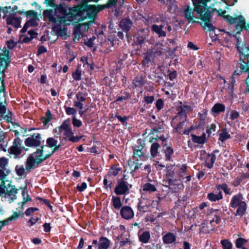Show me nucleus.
<instances>
[{
  "label": "nucleus",
  "mask_w": 249,
  "mask_h": 249,
  "mask_svg": "<svg viewBox=\"0 0 249 249\" xmlns=\"http://www.w3.org/2000/svg\"><path fill=\"white\" fill-rule=\"evenodd\" d=\"M110 245V241L107 237L101 236L99 240L98 249H107Z\"/></svg>",
  "instance_id": "4be33fe9"
},
{
  "label": "nucleus",
  "mask_w": 249,
  "mask_h": 249,
  "mask_svg": "<svg viewBox=\"0 0 249 249\" xmlns=\"http://www.w3.org/2000/svg\"><path fill=\"white\" fill-rule=\"evenodd\" d=\"M122 217L126 220L132 218L134 215V213L132 208L129 206L123 207L120 211Z\"/></svg>",
  "instance_id": "aec40b11"
},
{
  "label": "nucleus",
  "mask_w": 249,
  "mask_h": 249,
  "mask_svg": "<svg viewBox=\"0 0 249 249\" xmlns=\"http://www.w3.org/2000/svg\"><path fill=\"white\" fill-rule=\"evenodd\" d=\"M231 207L233 208H237L236 215H243L247 209V204L243 200V197L241 194H238L234 196L230 202Z\"/></svg>",
  "instance_id": "9d476101"
},
{
  "label": "nucleus",
  "mask_w": 249,
  "mask_h": 249,
  "mask_svg": "<svg viewBox=\"0 0 249 249\" xmlns=\"http://www.w3.org/2000/svg\"><path fill=\"white\" fill-rule=\"evenodd\" d=\"M137 149L135 147L133 149V153L135 157H137L138 158H140L141 160H144L145 159L144 156H143V152H142L143 148L142 145L137 147Z\"/></svg>",
  "instance_id": "c85d7f7f"
},
{
  "label": "nucleus",
  "mask_w": 249,
  "mask_h": 249,
  "mask_svg": "<svg viewBox=\"0 0 249 249\" xmlns=\"http://www.w3.org/2000/svg\"><path fill=\"white\" fill-rule=\"evenodd\" d=\"M4 181H2L0 185V196L5 201L11 203L17 199L18 190L15 186L11 185L10 183L6 185H4Z\"/></svg>",
  "instance_id": "1a4fd4ad"
},
{
  "label": "nucleus",
  "mask_w": 249,
  "mask_h": 249,
  "mask_svg": "<svg viewBox=\"0 0 249 249\" xmlns=\"http://www.w3.org/2000/svg\"><path fill=\"white\" fill-rule=\"evenodd\" d=\"M16 43L12 40H8L7 42V47L10 49H12L16 45Z\"/></svg>",
  "instance_id": "e2e57ef3"
},
{
  "label": "nucleus",
  "mask_w": 249,
  "mask_h": 249,
  "mask_svg": "<svg viewBox=\"0 0 249 249\" xmlns=\"http://www.w3.org/2000/svg\"><path fill=\"white\" fill-rule=\"evenodd\" d=\"M221 244L223 249H231L232 244L231 242L227 239H224L221 241Z\"/></svg>",
  "instance_id": "58836bf2"
},
{
  "label": "nucleus",
  "mask_w": 249,
  "mask_h": 249,
  "mask_svg": "<svg viewBox=\"0 0 249 249\" xmlns=\"http://www.w3.org/2000/svg\"><path fill=\"white\" fill-rule=\"evenodd\" d=\"M159 0L162 3L165 4L168 7V9L170 10H171L172 7L173 6L174 9H175L177 7L176 4H174V3L172 2V0H166V1H165L164 0Z\"/></svg>",
  "instance_id": "ea45409f"
},
{
  "label": "nucleus",
  "mask_w": 249,
  "mask_h": 249,
  "mask_svg": "<svg viewBox=\"0 0 249 249\" xmlns=\"http://www.w3.org/2000/svg\"><path fill=\"white\" fill-rule=\"evenodd\" d=\"M72 123L73 125L76 127H80L82 125V122L80 120L77 119L75 116H72Z\"/></svg>",
  "instance_id": "c03bdc74"
},
{
  "label": "nucleus",
  "mask_w": 249,
  "mask_h": 249,
  "mask_svg": "<svg viewBox=\"0 0 249 249\" xmlns=\"http://www.w3.org/2000/svg\"><path fill=\"white\" fill-rule=\"evenodd\" d=\"M130 97L131 96H130V95L129 93H128L127 92H125V93H124V95L119 97L117 98L116 101H119V102H122L124 100H127L128 99L130 98Z\"/></svg>",
  "instance_id": "603ef678"
},
{
  "label": "nucleus",
  "mask_w": 249,
  "mask_h": 249,
  "mask_svg": "<svg viewBox=\"0 0 249 249\" xmlns=\"http://www.w3.org/2000/svg\"><path fill=\"white\" fill-rule=\"evenodd\" d=\"M9 51L4 48L0 50V66L2 67V72H3L10 62Z\"/></svg>",
  "instance_id": "f3484780"
},
{
  "label": "nucleus",
  "mask_w": 249,
  "mask_h": 249,
  "mask_svg": "<svg viewBox=\"0 0 249 249\" xmlns=\"http://www.w3.org/2000/svg\"><path fill=\"white\" fill-rule=\"evenodd\" d=\"M92 23L91 21H88L87 23L80 24L79 25V30H84L85 31H88L89 28V26Z\"/></svg>",
  "instance_id": "09e8293b"
},
{
  "label": "nucleus",
  "mask_w": 249,
  "mask_h": 249,
  "mask_svg": "<svg viewBox=\"0 0 249 249\" xmlns=\"http://www.w3.org/2000/svg\"><path fill=\"white\" fill-rule=\"evenodd\" d=\"M142 187L143 191L149 193H152L157 191L156 185L149 182L144 184Z\"/></svg>",
  "instance_id": "a878e982"
},
{
  "label": "nucleus",
  "mask_w": 249,
  "mask_h": 249,
  "mask_svg": "<svg viewBox=\"0 0 249 249\" xmlns=\"http://www.w3.org/2000/svg\"><path fill=\"white\" fill-rule=\"evenodd\" d=\"M150 239V233L148 231H144L139 234V241L142 243H147Z\"/></svg>",
  "instance_id": "393cba45"
},
{
  "label": "nucleus",
  "mask_w": 249,
  "mask_h": 249,
  "mask_svg": "<svg viewBox=\"0 0 249 249\" xmlns=\"http://www.w3.org/2000/svg\"><path fill=\"white\" fill-rule=\"evenodd\" d=\"M120 28L125 32H128L132 27V23L128 19H123L120 22Z\"/></svg>",
  "instance_id": "5701e85b"
},
{
  "label": "nucleus",
  "mask_w": 249,
  "mask_h": 249,
  "mask_svg": "<svg viewBox=\"0 0 249 249\" xmlns=\"http://www.w3.org/2000/svg\"><path fill=\"white\" fill-rule=\"evenodd\" d=\"M239 116V113L236 110H231L230 113V119L231 120L237 119Z\"/></svg>",
  "instance_id": "3c124183"
},
{
  "label": "nucleus",
  "mask_w": 249,
  "mask_h": 249,
  "mask_svg": "<svg viewBox=\"0 0 249 249\" xmlns=\"http://www.w3.org/2000/svg\"><path fill=\"white\" fill-rule=\"evenodd\" d=\"M54 132H58L59 137L63 136L65 139L68 138L70 141L73 142H78L81 138V137L73 136V133L68 120L64 121L59 127L55 128Z\"/></svg>",
  "instance_id": "6e6552de"
},
{
  "label": "nucleus",
  "mask_w": 249,
  "mask_h": 249,
  "mask_svg": "<svg viewBox=\"0 0 249 249\" xmlns=\"http://www.w3.org/2000/svg\"><path fill=\"white\" fill-rule=\"evenodd\" d=\"M87 95L86 93L82 92H78L76 94V98L77 100L76 101H79L80 102H84L86 99Z\"/></svg>",
  "instance_id": "a19ab883"
},
{
  "label": "nucleus",
  "mask_w": 249,
  "mask_h": 249,
  "mask_svg": "<svg viewBox=\"0 0 249 249\" xmlns=\"http://www.w3.org/2000/svg\"><path fill=\"white\" fill-rule=\"evenodd\" d=\"M37 210L38 209L36 208L30 207L26 210V211L25 212V214H26V216H29L32 213L37 211Z\"/></svg>",
  "instance_id": "5fc2aeb1"
},
{
  "label": "nucleus",
  "mask_w": 249,
  "mask_h": 249,
  "mask_svg": "<svg viewBox=\"0 0 249 249\" xmlns=\"http://www.w3.org/2000/svg\"><path fill=\"white\" fill-rule=\"evenodd\" d=\"M162 240L164 243L170 244L176 241V237L173 233L168 232L162 237Z\"/></svg>",
  "instance_id": "b1692460"
},
{
  "label": "nucleus",
  "mask_w": 249,
  "mask_h": 249,
  "mask_svg": "<svg viewBox=\"0 0 249 249\" xmlns=\"http://www.w3.org/2000/svg\"><path fill=\"white\" fill-rule=\"evenodd\" d=\"M131 187L132 185L129 184L126 181L123 179L121 180L118 182V184L115 188V193L118 195L128 193L129 189L131 188Z\"/></svg>",
  "instance_id": "a211bd4d"
},
{
  "label": "nucleus",
  "mask_w": 249,
  "mask_h": 249,
  "mask_svg": "<svg viewBox=\"0 0 249 249\" xmlns=\"http://www.w3.org/2000/svg\"><path fill=\"white\" fill-rule=\"evenodd\" d=\"M225 19L230 24H235V28L237 30H242L245 27V20L244 17L242 16H239L236 18L227 15L225 16Z\"/></svg>",
  "instance_id": "2eb2a0df"
},
{
  "label": "nucleus",
  "mask_w": 249,
  "mask_h": 249,
  "mask_svg": "<svg viewBox=\"0 0 249 249\" xmlns=\"http://www.w3.org/2000/svg\"><path fill=\"white\" fill-rule=\"evenodd\" d=\"M73 106L75 107H77V108H79L81 110L83 108L84 105L83 104V102L74 101L73 102Z\"/></svg>",
  "instance_id": "052dcab7"
},
{
  "label": "nucleus",
  "mask_w": 249,
  "mask_h": 249,
  "mask_svg": "<svg viewBox=\"0 0 249 249\" xmlns=\"http://www.w3.org/2000/svg\"><path fill=\"white\" fill-rule=\"evenodd\" d=\"M34 20H29L28 21H27L26 22V23L25 24L24 27H23V28L21 29V32L22 33H24L25 32H26L28 28L30 26H33V24H34Z\"/></svg>",
  "instance_id": "de8ad7c7"
},
{
  "label": "nucleus",
  "mask_w": 249,
  "mask_h": 249,
  "mask_svg": "<svg viewBox=\"0 0 249 249\" xmlns=\"http://www.w3.org/2000/svg\"><path fill=\"white\" fill-rule=\"evenodd\" d=\"M8 160L6 158H0V169H9L8 167Z\"/></svg>",
  "instance_id": "e433bc0d"
},
{
  "label": "nucleus",
  "mask_w": 249,
  "mask_h": 249,
  "mask_svg": "<svg viewBox=\"0 0 249 249\" xmlns=\"http://www.w3.org/2000/svg\"><path fill=\"white\" fill-rule=\"evenodd\" d=\"M65 109L66 113L69 115H72L73 116H75L77 113L76 110L73 107H65Z\"/></svg>",
  "instance_id": "49530a36"
},
{
  "label": "nucleus",
  "mask_w": 249,
  "mask_h": 249,
  "mask_svg": "<svg viewBox=\"0 0 249 249\" xmlns=\"http://www.w3.org/2000/svg\"><path fill=\"white\" fill-rule=\"evenodd\" d=\"M215 128H216V125L215 124H211V127L209 129H207L206 130V132L209 134L210 135L212 133V131H215Z\"/></svg>",
  "instance_id": "774afa93"
},
{
  "label": "nucleus",
  "mask_w": 249,
  "mask_h": 249,
  "mask_svg": "<svg viewBox=\"0 0 249 249\" xmlns=\"http://www.w3.org/2000/svg\"><path fill=\"white\" fill-rule=\"evenodd\" d=\"M10 172L11 170L9 169H0V180H4Z\"/></svg>",
  "instance_id": "37998d69"
},
{
  "label": "nucleus",
  "mask_w": 249,
  "mask_h": 249,
  "mask_svg": "<svg viewBox=\"0 0 249 249\" xmlns=\"http://www.w3.org/2000/svg\"><path fill=\"white\" fill-rule=\"evenodd\" d=\"M174 151L173 149L170 147H167L165 150L164 153L166 160H170L173 154Z\"/></svg>",
  "instance_id": "4c0bfd02"
},
{
  "label": "nucleus",
  "mask_w": 249,
  "mask_h": 249,
  "mask_svg": "<svg viewBox=\"0 0 249 249\" xmlns=\"http://www.w3.org/2000/svg\"><path fill=\"white\" fill-rule=\"evenodd\" d=\"M111 203L113 206L117 210L119 209L122 205L120 198L114 196H112Z\"/></svg>",
  "instance_id": "2f4dec72"
},
{
  "label": "nucleus",
  "mask_w": 249,
  "mask_h": 249,
  "mask_svg": "<svg viewBox=\"0 0 249 249\" xmlns=\"http://www.w3.org/2000/svg\"><path fill=\"white\" fill-rule=\"evenodd\" d=\"M154 100V96H145L144 97V101L147 104L152 103Z\"/></svg>",
  "instance_id": "338daca9"
},
{
  "label": "nucleus",
  "mask_w": 249,
  "mask_h": 249,
  "mask_svg": "<svg viewBox=\"0 0 249 249\" xmlns=\"http://www.w3.org/2000/svg\"><path fill=\"white\" fill-rule=\"evenodd\" d=\"M159 147L160 145L157 142H154L151 145L150 148V152L151 156L153 157H155L157 156Z\"/></svg>",
  "instance_id": "f704fd0d"
},
{
  "label": "nucleus",
  "mask_w": 249,
  "mask_h": 249,
  "mask_svg": "<svg viewBox=\"0 0 249 249\" xmlns=\"http://www.w3.org/2000/svg\"><path fill=\"white\" fill-rule=\"evenodd\" d=\"M142 31L144 32V36H139L137 37L138 41L141 44L144 42V40L146 39V36H147V33H148L147 29L145 30H143Z\"/></svg>",
  "instance_id": "8fccbe9b"
},
{
  "label": "nucleus",
  "mask_w": 249,
  "mask_h": 249,
  "mask_svg": "<svg viewBox=\"0 0 249 249\" xmlns=\"http://www.w3.org/2000/svg\"><path fill=\"white\" fill-rule=\"evenodd\" d=\"M87 188V184L86 182H83L81 184H78L77 186V189L79 192H83Z\"/></svg>",
  "instance_id": "13d9d810"
},
{
  "label": "nucleus",
  "mask_w": 249,
  "mask_h": 249,
  "mask_svg": "<svg viewBox=\"0 0 249 249\" xmlns=\"http://www.w3.org/2000/svg\"><path fill=\"white\" fill-rule=\"evenodd\" d=\"M38 220V218L37 217L31 218L28 221L29 226L30 227L33 226L34 224L36 223Z\"/></svg>",
  "instance_id": "69168bd1"
},
{
  "label": "nucleus",
  "mask_w": 249,
  "mask_h": 249,
  "mask_svg": "<svg viewBox=\"0 0 249 249\" xmlns=\"http://www.w3.org/2000/svg\"><path fill=\"white\" fill-rule=\"evenodd\" d=\"M248 241L242 238H239L236 240V247L238 249H247L246 244Z\"/></svg>",
  "instance_id": "c756f323"
},
{
  "label": "nucleus",
  "mask_w": 249,
  "mask_h": 249,
  "mask_svg": "<svg viewBox=\"0 0 249 249\" xmlns=\"http://www.w3.org/2000/svg\"><path fill=\"white\" fill-rule=\"evenodd\" d=\"M117 0H109L103 7L99 6L98 9L93 5H87V1L84 0L80 4L69 9V12L74 17L77 22L89 18H94L97 13L104 7L108 8L115 6Z\"/></svg>",
  "instance_id": "f03ea898"
},
{
  "label": "nucleus",
  "mask_w": 249,
  "mask_h": 249,
  "mask_svg": "<svg viewBox=\"0 0 249 249\" xmlns=\"http://www.w3.org/2000/svg\"><path fill=\"white\" fill-rule=\"evenodd\" d=\"M236 46L240 53L239 67L242 70H247L249 65V45L245 39L240 40L237 39Z\"/></svg>",
  "instance_id": "0eeeda50"
},
{
  "label": "nucleus",
  "mask_w": 249,
  "mask_h": 249,
  "mask_svg": "<svg viewBox=\"0 0 249 249\" xmlns=\"http://www.w3.org/2000/svg\"><path fill=\"white\" fill-rule=\"evenodd\" d=\"M169 18L165 16H162L160 18V20L161 21L160 25L154 24L152 26V30L156 34H157L159 37L164 36L165 37L166 35L165 30V25H167V22Z\"/></svg>",
  "instance_id": "ddd939ff"
},
{
  "label": "nucleus",
  "mask_w": 249,
  "mask_h": 249,
  "mask_svg": "<svg viewBox=\"0 0 249 249\" xmlns=\"http://www.w3.org/2000/svg\"><path fill=\"white\" fill-rule=\"evenodd\" d=\"M51 120V113L49 111H48L45 117L42 118V122L44 124L46 125Z\"/></svg>",
  "instance_id": "a18cd8bd"
},
{
  "label": "nucleus",
  "mask_w": 249,
  "mask_h": 249,
  "mask_svg": "<svg viewBox=\"0 0 249 249\" xmlns=\"http://www.w3.org/2000/svg\"><path fill=\"white\" fill-rule=\"evenodd\" d=\"M225 109V107L222 104H216L212 108V112L215 113H219L221 112H224Z\"/></svg>",
  "instance_id": "7c9ffc66"
},
{
  "label": "nucleus",
  "mask_w": 249,
  "mask_h": 249,
  "mask_svg": "<svg viewBox=\"0 0 249 249\" xmlns=\"http://www.w3.org/2000/svg\"><path fill=\"white\" fill-rule=\"evenodd\" d=\"M191 137L192 141L195 143L203 144L206 142V134L204 133L200 136L192 134L191 135Z\"/></svg>",
  "instance_id": "bb28decb"
},
{
  "label": "nucleus",
  "mask_w": 249,
  "mask_h": 249,
  "mask_svg": "<svg viewBox=\"0 0 249 249\" xmlns=\"http://www.w3.org/2000/svg\"><path fill=\"white\" fill-rule=\"evenodd\" d=\"M179 174L181 177H183L186 175V166L183 165L181 166L179 169Z\"/></svg>",
  "instance_id": "bf43d9fd"
},
{
  "label": "nucleus",
  "mask_w": 249,
  "mask_h": 249,
  "mask_svg": "<svg viewBox=\"0 0 249 249\" xmlns=\"http://www.w3.org/2000/svg\"><path fill=\"white\" fill-rule=\"evenodd\" d=\"M95 39V37L90 38L87 42H85V45L91 47L93 45V41Z\"/></svg>",
  "instance_id": "0e129e2a"
},
{
  "label": "nucleus",
  "mask_w": 249,
  "mask_h": 249,
  "mask_svg": "<svg viewBox=\"0 0 249 249\" xmlns=\"http://www.w3.org/2000/svg\"><path fill=\"white\" fill-rule=\"evenodd\" d=\"M37 34L33 30H30L28 32V36H25L23 38L24 42H28L31 41L34 38L36 37Z\"/></svg>",
  "instance_id": "473e14b6"
},
{
  "label": "nucleus",
  "mask_w": 249,
  "mask_h": 249,
  "mask_svg": "<svg viewBox=\"0 0 249 249\" xmlns=\"http://www.w3.org/2000/svg\"><path fill=\"white\" fill-rule=\"evenodd\" d=\"M216 188L217 190H219V189L223 190L226 194L230 195L231 193V189L228 187V186L226 183L217 185L216 186Z\"/></svg>",
  "instance_id": "72a5a7b5"
},
{
  "label": "nucleus",
  "mask_w": 249,
  "mask_h": 249,
  "mask_svg": "<svg viewBox=\"0 0 249 249\" xmlns=\"http://www.w3.org/2000/svg\"><path fill=\"white\" fill-rule=\"evenodd\" d=\"M24 147L22 144V141L17 138L14 139L12 145L8 148V153L13 156L14 158L17 159L20 156L23 152Z\"/></svg>",
  "instance_id": "9b49d317"
},
{
  "label": "nucleus",
  "mask_w": 249,
  "mask_h": 249,
  "mask_svg": "<svg viewBox=\"0 0 249 249\" xmlns=\"http://www.w3.org/2000/svg\"><path fill=\"white\" fill-rule=\"evenodd\" d=\"M81 72L80 71L77 70L74 73H73L72 76L75 80H80L81 79Z\"/></svg>",
  "instance_id": "864d4df0"
},
{
  "label": "nucleus",
  "mask_w": 249,
  "mask_h": 249,
  "mask_svg": "<svg viewBox=\"0 0 249 249\" xmlns=\"http://www.w3.org/2000/svg\"><path fill=\"white\" fill-rule=\"evenodd\" d=\"M121 171V168L116 167H112L108 172V176H116Z\"/></svg>",
  "instance_id": "79ce46f5"
},
{
  "label": "nucleus",
  "mask_w": 249,
  "mask_h": 249,
  "mask_svg": "<svg viewBox=\"0 0 249 249\" xmlns=\"http://www.w3.org/2000/svg\"><path fill=\"white\" fill-rule=\"evenodd\" d=\"M195 10L197 12V18H201L203 19H208L210 18V13L208 12L202 15L203 9L206 6V4L211 0H192Z\"/></svg>",
  "instance_id": "f8f14e48"
},
{
  "label": "nucleus",
  "mask_w": 249,
  "mask_h": 249,
  "mask_svg": "<svg viewBox=\"0 0 249 249\" xmlns=\"http://www.w3.org/2000/svg\"><path fill=\"white\" fill-rule=\"evenodd\" d=\"M37 154V152L36 154L32 153L29 156L26 161L25 168L22 165H18L16 166L15 170L18 176H23L25 173L30 172L31 169L37 167L41 163L39 160L40 158L38 157L42 158L43 156L39 155L36 156Z\"/></svg>",
  "instance_id": "423d86ee"
},
{
  "label": "nucleus",
  "mask_w": 249,
  "mask_h": 249,
  "mask_svg": "<svg viewBox=\"0 0 249 249\" xmlns=\"http://www.w3.org/2000/svg\"><path fill=\"white\" fill-rule=\"evenodd\" d=\"M190 106L181 105L178 109V112L172 120L171 124L174 132L179 134L182 132V129L186 124V112L191 110Z\"/></svg>",
  "instance_id": "7ed1b4c3"
},
{
  "label": "nucleus",
  "mask_w": 249,
  "mask_h": 249,
  "mask_svg": "<svg viewBox=\"0 0 249 249\" xmlns=\"http://www.w3.org/2000/svg\"><path fill=\"white\" fill-rule=\"evenodd\" d=\"M231 137L230 134L226 130H222L219 134V140L224 142Z\"/></svg>",
  "instance_id": "c9c22d12"
},
{
  "label": "nucleus",
  "mask_w": 249,
  "mask_h": 249,
  "mask_svg": "<svg viewBox=\"0 0 249 249\" xmlns=\"http://www.w3.org/2000/svg\"><path fill=\"white\" fill-rule=\"evenodd\" d=\"M208 199L212 202L218 201L223 198L221 191H215L209 193L207 195Z\"/></svg>",
  "instance_id": "412c9836"
},
{
  "label": "nucleus",
  "mask_w": 249,
  "mask_h": 249,
  "mask_svg": "<svg viewBox=\"0 0 249 249\" xmlns=\"http://www.w3.org/2000/svg\"><path fill=\"white\" fill-rule=\"evenodd\" d=\"M41 136L39 133H34L25 139L24 143L28 147H37L41 144Z\"/></svg>",
  "instance_id": "dca6fc26"
},
{
  "label": "nucleus",
  "mask_w": 249,
  "mask_h": 249,
  "mask_svg": "<svg viewBox=\"0 0 249 249\" xmlns=\"http://www.w3.org/2000/svg\"><path fill=\"white\" fill-rule=\"evenodd\" d=\"M58 141L53 138H49L47 139L46 145L40 147L36 149L34 154H38L36 156H42V157H38L40 158L39 160L42 162L43 161L49 158L55 151H57L60 147V145H57Z\"/></svg>",
  "instance_id": "20e7f679"
},
{
  "label": "nucleus",
  "mask_w": 249,
  "mask_h": 249,
  "mask_svg": "<svg viewBox=\"0 0 249 249\" xmlns=\"http://www.w3.org/2000/svg\"><path fill=\"white\" fill-rule=\"evenodd\" d=\"M43 15L49 21L54 23L52 27L53 31L61 36L67 35L66 25H70L72 22H77L71 13L67 12V8L61 4L57 6L54 11L52 10H45Z\"/></svg>",
  "instance_id": "f257e3e1"
},
{
  "label": "nucleus",
  "mask_w": 249,
  "mask_h": 249,
  "mask_svg": "<svg viewBox=\"0 0 249 249\" xmlns=\"http://www.w3.org/2000/svg\"><path fill=\"white\" fill-rule=\"evenodd\" d=\"M156 107L159 110H160L163 107V102L162 99H158L156 103Z\"/></svg>",
  "instance_id": "6e6d98bb"
},
{
  "label": "nucleus",
  "mask_w": 249,
  "mask_h": 249,
  "mask_svg": "<svg viewBox=\"0 0 249 249\" xmlns=\"http://www.w3.org/2000/svg\"><path fill=\"white\" fill-rule=\"evenodd\" d=\"M207 6V5H206L205 8L203 9L202 15H204L205 13L208 12L210 13V18H209L208 19H203L201 18H197L196 15L197 14V12L195 11V8L194 9V11H192V8L188 5L185 6L183 8L184 16L189 22H191L194 17L196 18L201 19L205 22L202 25L204 30H207L208 31H214V27L210 22L211 19V11L208 10L206 11Z\"/></svg>",
  "instance_id": "39448f33"
},
{
  "label": "nucleus",
  "mask_w": 249,
  "mask_h": 249,
  "mask_svg": "<svg viewBox=\"0 0 249 249\" xmlns=\"http://www.w3.org/2000/svg\"><path fill=\"white\" fill-rule=\"evenodd\" d=\"M207 10H208L211 11V14L214 11H216L219 15L222 16H224L225 14L226 13V11L225 10H216V9H211V8L208 9V8H206V11Z\"/></svg>",
  "instance_id": "4d7b16f0"
},
{
  "label": "nucleus",
  "mask_w": 249,
  "mask_h": 249,
  "mask_svg": "<svg viewBox=\"0 0 249 249\" xmlns=\"http://www.w3.org/2000/svg\"><path fill=\"white\" fill-rule=\"evenodd\" d=\"M8 9H10L11 7H5L3 9V12L4 13L3 18H5L7 17V24L8 25H11L15 28H18L20 27V18L16 17L15 14H10L8 15V12L7 11Z\"/></svg>",
  "instance_id": "4468645a"
},
{
  "label": "nucleus",
  "mask_w": 249,
  "mask_h": 249,
  "mask_svg": "<svg viewBox=\"0 0 249 249\" xmlns=\"http://www.w3.org/2000/svg\"><path fill=\"white\" fill-rule=\"evenodd\" d=\"M216 157L213 154L207 155L205 160L206 166L209 168H212L213 166Z\"/></svg>",
  "instance_id": "cd10ccee"
},
{
  "label": "nucleus",
  "mask_w": 249,
  "mask_h": 249,
  "mask_svg": "<svg viewBox=\"0 0 249 249\" xmlns=\"http://www.w3.org/2000/svg\"><path fill=\"white\" fill-rule=\"evenodd\" d=\"M47 52V49L43 46H40L38 47L37 51V55H40L43 53Z\"/></svg>",
  "instance_id": "680f3d73"
},
{
  "label": "nucleus",
  "mask_w": 249,
  "mask_h": 249,
  "mask_svg": "<svg viewBox=\"0 0 249 249\" xmlns=\"http://www.w3.org/2000/svg\"><path fill=\"white\" fill-rule=\"evenodd\" d=\"M21 194L23 197V201L18 203V205L20 206H19L17 209L18 212H16L17 213H20V215L22 213V211L24 210V207L26 206V204L28 202L31 201L32 200L26 189H24L22 190Z\"/></svg>",
  "instance_id": "6ab92c4d"
}]
</instances>
